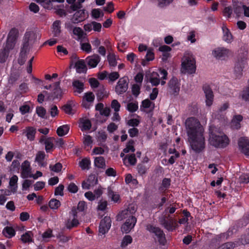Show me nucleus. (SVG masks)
<instances>
[{"label": "nucleus", "mask_w": 249, "mask_h": 249, "mask_svg": "<svg viewBox=\"0 0 249 249\" xmlns=\"http://www.w3.org/2000/svg\"><path fill=\"white\" fill-rule=\"evenodd\" d=\"M185 126L192 150L196 153L201 152L205 147L203 126L195 117L188 118L185 121Z\"/></svg>", "instance_id": "f257e3e1"}, {"label": "nucleus", "mask_w": 249, "mask_h": 249, "mask_svg": "<svg viewBox=\"0 0 249 249\" xmlns=\"http://www.w3.org/2000/svg\"><path fill=\"white\" fill-rule=\"evenodd\" d=\"M209 142L211 145L216 148H225L229 143L230 141L226 135H217L210 129L209 130Z\"/></svg>", "instance_id": "f03ea898"}, {"label": "nucleus", "mask_w": 249, "mask_h": 249, "mask_svg": "<svg viewBox=\"0 0 249 249\" xmlns=\"http://www.w3.org/2000/svg\"><path fill=\"white\" fill-rule=\"evenodd\" d=\"M181 69L185 72L193 74L196 71V60L192 54H185L181 63Z\"/></svg>", "instance_id": "7ed1b4c3"}, {"label": "nucleus", "mask_w": 249, "mask_h": 249, "mask_svg": "<svg viewBox=\"0 0 249 249\" xmlns=\"http://www.w3.org/2000/svg\"><path fill=\"white\" fill-rule=\"evenodd\" d=\"M146 229L150 233H153L157 236L159 244L161 246H164L167 243L165 235L163 231L159 227L154 226L152 224H147Z\"/></svg>", "instance_id": "20e7f679"}, {"label": "nucleus", "mask_w": 249, "mask_h": 249, "mask_svg": "<svg viewBox=\"0 0 249 249\" xmlns=\"http://www.w3.org/2000/svg\"><path fill=\"white\" fill-rule=\"evenodd\" d=\"M60 82L59 81L55 82L53 84V90L52 92H48L47 91H43L45 95L47 96L46 100L49 101H53L57 99H61L62 96V89L60 86Z\"/></svg>", "instance_id": "39448f33"}, {"label": "nucleus", "mask_w": 249, "mask_h": 249, "mask_svg": "<svg viewBox=\"0 0 249 249\" xmlns=\"http://www.w3.org/2000/svg\"><path fill=\"white\" fill-rule=\"evenodd\" d=\"M247 54L243 53L238 59L235 64L234 74L237 79H240L243 74V70L247 63Z\"/></svg>", "instance_id": "423d86ee"}, {"label": "nucleus", "mask_w": 249, "mask_h": 249, "mask_svg": "<svg viewBox=\"0 0 249 249\" xmlns=\"http://www.w3.org/2000/svg\"><path fill=\"white\" fill-rule=\"evenodd\" d=\"M180 86V81L173 76L168 82L167 91L170 95L176 96L179 94Z\"/></svg>", "instance_id": "0eeeda50"}, {"label": "nucleus", "mask_w": 249, "mask_h": 249, "mask_svg": "<svg viewBox=\"0 0 249 249\" xmlns=\"http://www.w3.org/2000/svg\"><path fill=\"white\" fill-rule=\"evenodd\" d=\"M129 79L127 76H124L119 79L115 87V92L118 95L125 93L128 88Z\"/></svg>", "instance_id": "6e6552de"}, {"label": "nucleus", "mask_w": 249, "mask_h": 249, "mask_svg": "<svg viewBox=\"0 0 249 249\" xmlns=\"http://www.w3.org/2000/svg\"><path fill=\"white\" fill-rule=\"evenodd\" d=\"M122 226V231L125 233H129L134 228L137 222V218L134 215H129Z\"/></svg>", "instance_id": "1a4fd4ad"}, {"label": "nucleus", "mask_w": 249, "mask_h": 249, "mask_svg": "<svg viewBox=\"0 0 249 249\" xmlns=\"http://www.w3.org/2000/svg\"><path fill=\"white\" fill-rule=\"evenodd\" d=\"M111 220L110 217L105 216L100 223L99 226V232L102 234H105L108 232L110 228Z\"/></svg>", "instance_id": "9d476101"}, {"label": "nucleus", "mask_w": 249, "mask_h": 249, "mask_svg": "<svg viewBox=\"0 0 249 249\" xmlns=\"http://www.w3.org/2000/svg\"><path fill=\"white\" fill-rule=\"evenodd\" d=\"M203 90L205 94L206 97V105L208 107H210L212 105L213 101V92L208 85H205L203 86Z\"/></svg>", "instance_id": "9b49d317"}, {"label": "nucleus", "mask_w": 249, "mask_h": 249, "mask_svg": "<svg viewBox=\"0 0 249 249\" xmlns=\"http://www.w3.org/2000/svg\"><path fill=\"white\" fill-rule=\"evenodd\" d=\"M240 151L247 156H249V140L244 137L239 139L238 142Z\"/></svg>", "instance_id": "f8f14e48"}, {"label": "nucleus", "mask_w": 249, "mask_h": 249, "mask_svg": "<svg viewBox=\"0 0 249 249\" xmlns=\"http://www.w3.org/2000/svg\"><path fill=\"white\" fill-rule=\"evenodd\" d=\"M95 96L92 92L85 93L83 98L82 106L86 108H89L90 104L93 102Z\"/></svg>", "instance_id": "ddd939ff"}, {"label": "nucleus", "mask_w": 249, "mask_h": 249, "mask_svg": "<svg viewBox=\"0 0 249 249\" xmlns=\"http://www.w3.org/2000/svg\"><path fill=\"white\" fill-rule=\"evenodd\" d=\"M86 18L85 10H77L73 15L71 21L74 24H77L84 21Z\"/></svg>", "instance_id": "4468645a"}, {"label": "nucleus", "mask_w": 249, "mask_h": 249, "mask_svg": "<svg viewBox=\"0 0 249 249\" xmlns=\"http://www.w3.org/2000/svg\"><path fill=\"white\" fill-rule=\"evenodd\" d=\"M86 61L89 67L90 68H95L101 61L100 56L97 54L88 56Z\"/></svg>", "instance_id": "2eb2a0df"}, {"label": "nucleus", "mask_w": 249, "mask_h": 249, "mask_svg": "<svg viewBox=\"0 0 249 249\" xmlns=\"http://www.w3.org/2000/svg\"><path fill=\"white\" fill-rule=\"evenodd\" d=\"M229 53L228 49L224 48H217L212 52L213 55L219 59H224L227 57Z\"/></svg>", "instance_id": "dca6fc26"}, {"label": "nucleus", "mask_w": 249, "mask_h": 249, "mask_svg": "<svg viewBox=\"0 0 249 249\" xmlns=\"http://www.w3.org/2000/svg\"><path fill=\"white\" fill-rule=\"evenodd\" d=\"M243 120V117L240 114L233 116L231 123V127L233 130H239L241 128V122Z\"/></svg>", "instance_id": "f3484780"}, {"label": "nucleus", "mask_w": 249, "mask_h": 249, "mask_svg": "<svg viewBox=\"0 0 249 249\" xmlns=\"http://www.w3.org/2000/svg\"><path fill=\"white\" fill-rule=\"evenodd\" d=\"M74 68H75L76 72L79 73H86L87 71V66L83 59L77 60L74 64Z\"/></svg>", "instance_id": "a211bd4d"}, {"label": "nucleus", "mask_w": 249, "mask_h": 249, "mask_svg": "<svg viewBox=\"0 0 249 249\" xmlns=\"http://www.w3.org/2000/svg\"><path fill=\"white\" fill-rule=\"evenodd\" d=\"M55 140L54 137H48L46 141L44 143L45 144V149L47 153H51L54 148V145L53 143V141Z\"/></svg>", "instance_id": "6ab92c4d"}, {"label": "nucleus", "mask_w": 249, "mask_h": 249, "mask_svg": "<svg viewBox=\"0 0 249 249\" xmlns=\"http://www.w3.org/2000/svg\"><path fill=\"white\" fill-rule=\"evenodd\" d=\"M72 86L74 89V92L81 93L84 89V84L79 80H75L72 82Z\"/></svg>", "instance_id": "aec40b11"}, {"label": "nucleus", "mask_w": 249, "mask_h": 249, "mask_svg": "<svg viewBox=\"0 0 249 249\" xmlns=\"http://www.w3.org/2000/svg\"><path fill=\"white\" fill-rule=\"evenodd\" d=\"M33 235L32 231H27L21 235L20 240L24 244L33 242Z\"/></svg>", "instance_id": "412c9836"}, {"label": "nucleus", "mask_w": 249, "mask_h": 249, "mask_svg": "<svg viewBox=\"0 0 249 249\" xmlns=\"http://www.w3.org/2000/svg\"><path fill=\"white\" fill-rule=\"evenodd\" d=\"M2 233L6 238H11L16 235V231L12 227L6 226L2 230Z\"/></svg>", "instance_id": "4be33fe9"}, {"label": "nucleus", "mask_w": 249, "mask_h": 249, "mask_svg": "<svg viewBox=\"0 0 249 249\" xmlns=\"http://www.w3.org/2000/svg\"><path fill=\"white\" fill-rule=\"evenodd\" d=\"M25 131L27 139L31 141H34L36 134V129L32 126H27L25 128Z\"/></svg>", "instance_id": "5701e85b"}, {"label": "nucleus", "mask_w": 249, "mask_h": 249, "mask_svg": "<svg viewBox=\"0 0 249 249\" xmlns=\"http://www.w3.org/2000/svg\"><path fill=\"white\" fill-rule=\"evenodd\" d=\"M222 31L223 33V40L228 43L231 42L232 41L233 38L232 36L230 30L226 26H223L222 27Z\"/></svg>", "instance_id": "b1692460"}, {"label": "nucleus", "mask_w": 249, "mask_h": 249, "mask_svg": "<svg viewBox=\"0 0 249 249\" xmlns=\"http://www.w3.org/2000/svg\"><path fill=\"white\" fill-rule=\"evenodd\" d=\"M61 21L55 20L53 24V34L54 37H59L61 33Z\"/></svg>", "instance_id": "393cba45"}, {"label": "nucleus", "mask_w": 249, "mask_h": 249, "mask_svg": "<svg viewBox=\"0 0 249 249\" xmlns=\"http://www.w3.org/2000/svg\"><path fill=\"white\" fill-rule=\"evenodd\" d=\"M96 94L99 101L102 100L105 97H107V91L104 86L102 85L99 86L98 88Z\"/></svg>", "instance_id": "a878e982"}, {"label": "nucleus", "mask_w": 249, "mask_h": 249, "mask_svg": "<svg viewBox=\"0 0 249 249\" xmlns=\"http://www.w3.org/2000/svg\"><path fill=\"white\" fill-rule=\"evenodd\" d=\"M74 105L73 101H69L66 104L62 107V109L68 114L72 115L74 112L72 111V107Z\"/></svg>", "instance_id": "bb28decb"}, {"label": "nucleus", "mask_w": 249, "mask_h": 249, "mask_svg": "<svg viewBox=\"0 0 249 249\" xmlns=\"http://www.w3.org/2000/svg\"><path fill=\"white\" fill-rule=\"evenodd\" d=\"M79 126L82 131L89 130L91 128V123L89 119L81 120Z\"/></svg>", "instance_id": "cd10ccee"}, {"label": "nucleus", "mask_w": 249, "mask_h": 249, "mask_svg": "<svg viewBox=\"0 0 249 249\" xmlns=\"http://www.w3.org/2000/svg\"><path fill=\"white\" fill-rule=\"evenodd\" d=\"M18 177L17 175H13L10 179L9 185L11 187V191L13 193H16L17 190V182Z\"/></svg>", "instance_id": "c85d7f7f"}, {"label": "nucleus", "mask_w": 249, "mask_h": 249, "mask_svg": "<svg viewBox=\"0 0 249 249\" xmlns=\"http://www.w3.org/2000/svg\"><path fill=\"white\" fill-rule=\"evenodd\" d=\"M177 226L178 224L177 222L172 218H170L168 221L167 224L164 225V227L169 231H173L176 229Z\"/></svg>", "instance_id": "c756f323"}, {"label": "nucleus", "mask_w": 249, "mask_h": 249, "mask_svg": "<svg viewBox=\"0 0 249 249\" xmlns=\"http://www.w3.org/2000/svg\"><path fill=\"white\" fill-rule=\"evenodd\" d=\"M94 165L99 168L105 169L106 167L105 160L104 157H96L94 159Z\"/></svg>", "instance_id": "7c9ffc66"}, {"label": "nucleus", "mask_w": 249, "mask_h": 249, "mask_svg": "<svg viewBox=\"0 0 249 249\" xmlns=\"http://www.w3.org/2000/svg\"><path fill=\"white\" fill-rule=\"evenodd\" d=\"M171 185V179L168 178H164L162 181L161 186L159 187V190L162 193H165V191L169 188Z\"/></svg>", "instance_id": "2f4dec72"}, {"label": "nucleus", "mask_w": 249, "mask_h": 249, "mask_svg": "<svg viewBox=\"0 0 249 249\" xmlns=\"http://www.w3.org/2000/svg\"><path fill=\"white\" fill-rule=\"evenodd\" d=\"M136 209L134 207H128L127 209L123 211L121 213V215L123 218H126L129 215H133L136 212Z\"/></svg>", "instance_id": "473e14b6"}, {"label": "nucleus", "mask_w": 249, "mask_h": 249, "mask_svg": "<svg viewBox=\"0 0 249 249\" xmlns=\"http://www.w3.org/2000/svg\"><path fill=\"white\" fill-rule=\"evenodd\" d=\"M90 160L89 158H85L79 162V166L82 170H89L90 168Z\"/></svg>", "instance_id": "72a5a7b5"}, {"label": "nucleus", "mask_w": 249, "mask_h": 249, "mask_svg": "<svg viewBox=\"0 0 249 249\" xmlns=\"http://www.w3.org/2000/svg\"><path fill=\"white\" fill-rule=\"evenodd\" d=\"M69 129V125H63L58 127L56 133L59 136H63L68 133Z\"/></svg>", "instance_id": "f704fd0d"}, {"label": "nucleus", "mask_w": 249, "mask_h": 249, "mask_svg": "<svg viewBox=\"0 0 249 249\" xmlns=\"http://www.w3.org/2000/svg\"><path fill=\"white\" fill-rule=\"evenodd\" d=\"M72 33L73 35L77 36L78 39H81L84 38V36L86 35V34L84 33L83 30L79 27H75L73 29Z\"/></svg>", "instance_id": "c9c22d12"}, {"label": "nucleus", "mask_w": 249, "mask_h": 249, "mask_svg": "<svg viewBox=\"0 0 249 249\" xmlns=\"http://www.w3.org/2000/svg\"><path fill=\"white\" fill-rule=\"evenodd\" d=\"M79 224L78 220L74 218L72 220L69 219L66 223V227L67 229L71 230L73 228L77 227Z\"/></svg>", "instance_id": "e433bc0d"}, {"label": "nucleus", "mask_w": 249, "mask_h": 249, "mask_svg": "<svg viewBox=\"0 0 249 249\" xmlns=\"http://www.w3.org/2000/svg\"><path fill=\"white\" fill-rule=\"evenodd\" d=\"M107 59L110 67H115L117 66V62L114 53H109L107 56Z\"/></svg>", "instance_id": "4c0bfd02"}, {"label": "nucleus", "mask_w": 249, "mask_h": 249, "mask_svg": "<svg viewBox=\"0 0 249 249\" xmlns=\"http://www.w3.org/2000/svg\"><path fill=\"white\" fill-rule=\"evenodd\" d=\"M18 30L14 28H12L9 32L8 35L7 39L13 40V41H16L17 39V37L18 36Z\"/></svg>", "instance_id": "58836bf2"}, {"label": "nucleus", "mask_w": 249, "mask_h": 249, "mask_svg": "<svg viewBox=\"0 0 249 249\" xmlns=\"http://www.w3.org/2000/svg\"><path fill=\"white\" fill-rule=\"evenodd\" d=\"M127 160L128 163L131 165H134L137 162V159L134 154H128L124 159V161Z\"/></svg>", "instance_id": "ea45409f"}, {"label": "nucleus", "mask_w": 249, "mask_h": 249, "mask_svg": "<svg viewBox=\"0 0 249 249\" xmlns=\"http://www.w3.org/2000/svg\"><path fill=\"white\" fill-rule=\"evenodd\" d=\"M61 205L60 202L55 198L51 199L49 202V206L51 209H57Z\"/></svg>", "instance_id": "a19ab883"}, {"label": "nucleus", "mask_w": 249, "mask_h": 249, "mask_svg": "<svg viewBox=\"0 0 249 249\" xmlns=\"http://www.w3.org/2000/svg\"><path fill=\"white\" fill-rule=\"evenodd\" d=\"M9 54V52L6 49H2L0 50V63H4Z\"/></svg>", "instance_id": "79ce46f5"}, {"label": "nucleus", "mask_w": 249, "mask_h": 249, "mask_svg": "<svg viewBox=\"0 0 249 249\" xmlns=\"http://www.w3.org/2000/svg\"><path fill=\"white\" fill-rule=\"evenodd\" d=\"M174 0H157L158 7L160 8L164 9L172 3Z\"/></svg>", "instance_id": "37998d69"}, {"label": "nucleus", "mask_w": 249, "mask_h": 249, "mask_svg": "<svg viewBox=\"0 0 249 249\" xmlns=\"http://www.w3.org/2000/svg\"><path fill=\"white\" fill-rule=\"evenodd\" d=\"M126 109L128 111L131 113L135 112L138 109V103H129L127 105Z\"/></svg>", "instance_id": "c03bdc74"}, {"label": "nucleus", "mask_w": 249, "mask_h": 249, "mask_svg": "<svg viewBox=\"0 0 249 249\" xmlns=\"http://www.w3.org/2000/svg\"><path fill=\"white\" fill-rule=\"evenodd\" d=\"M134 143V141L132 140H129L126 146V147L123 149V152L124 153H129L130 151L132 152H134L135 150L133 144Z\"/></svg>", "instance_id": "a18cd8bd"}, {"label": "nucleus", "mask_w": 249, "mask_h": 249, "mask_svg": "<svg viewBox=\"0 0 249 249\" xmlns=\"http://www.w3.org/2000/svg\"><path fill=\"white\" fill-rule=\"evenodd\" d=\"M62 167L63 166L60 162H57L53 165L50 164L49 166L50 170L55 173L60 172L61 171Z\"/></svg>", "instance_id": "49530a36"}, {"label": "nucleus", "mask_w": 249, "mask_h": 249, "mask_svg": "<svg viewBox=\"0 0 249 249\" xmlns=\"http://www.w3.org/2000/svg\"><path fill=\"white\" fill-rule=\"evenodd\" d=\"M36 113L39 117L42 118H47L45 116L46 110L44 107L41 106H37L36 107Z\"/></svg>", "instance_id": "de8ad7c7"}, {"label": "nucleus", "mask_w": 249, "mask_h": 249, "mask_svg": "<svg viewBox=\"0 0 249 249\" xmlns=\"http://www.w3.org/2000/svg\"><path fill=\"white\" fill-rule=\"evenodd\" d=\"M132 242V238L130 235H125L122 241L121 247L124 248L126 247L128 244H130Z\"/></svg>", "instance_id": "09e8293b"}, {"label": "nucleus", "mask_w": 249, "mask_h": 249, "mask_svg": "<svg viewBox=\"0 0 249 249\" xmlns=\"http://www.w3.org/2000/svg\"><path fill=\"white\" fill-rule=\"evenodd\" d=\"M232 234V231L229 230L227 232L221 233L217 236V239L220 241L227 239Z\"/></svg>", "instance_id": "8fccbe9b"}, {"label": "nucleus", "mask_w": 249, "mask_h": 249, "mask_svg": "<svg viewBox=\"0 0 249 249\" xmlns=\"http://www.w3.org/2000/svg\"><path fill=\"white\" fill-rule=\"evenodd\" d=\"M45 156L46 155L44 151H39L36 154L35 161L37 163L41 162L44 160Z\"/></svg>", "instance_id": "3c124183"}, {"label": "nucleus", "mask_w": 249, "mask_h": 249, "mask_svg": "<svg viewBox=\"0 0 249 249\" xmlns=\"http://www.w3.org/2000/svg\"><path fill=\"white\" fill-rule=\"evenodd\" d=\"M235 244L232 242H228L220 246L218 249H233Z\"/></svg>", "instance_id": "603ef678"}, {"label": "nucleus", "mask_w": 249, "mask_h": 249, "mask_svg": "<svg viewBox=\"0 0 249 249\" xmlns=\"http://www.w3.org/2000/svg\"><path fill=\"white\" fill-rule=\"evenodd\" d=\"M138 173L141 176H143L144 175L147 171V167L143 163H139L137 165V167Z\"/></svg>", "instance_id": "864d4df0"}, {"label": "nucleus", "mask_w": 249, "mask_h": 249, "mask_svg": "<svg viewBox=\"0 0 249 249\" xmlns=\"http://www.w3.org/2000/svg\"><path fill=\"white\" fill-rule=\"evenodd\" d=\"M91 15L95 19H97L101 16H103V13L99 9H93L91 11Z\"/></svg>", "instance_id": "5fc2aeb1"}, {"label": "nucleus", "mask_w": 249, "mask_h": 249, "mask_svg": "<svg viewBox=\"0 0 249 249\" xmlns=\"http://www.w3.org/2000/svg\"><path fill=\"white\" fill-rule=\"evenodd\" d=\"M242 98L246 102H249V88L245 87L242 91Z\"/></svg>", "instance_id": "6e6d98bb"}, {"label": "nucleus", "mask_w": 249, "mask_h": 249, "mask_svg": "<svg viewBox=\"0 0 249 249\" xmlns=\"http://www.w3.org/2000/svg\"><path fill=\"white\" fill-rule=\"evenodd\" d=\"M141 86L138 84H134L132 87V93L134 96L137 97L140 93Z\"/></svg>", "instance_id": "4d7b16f0"}, {"label": "nucleus", "mask_w": 249, "mask_h": 249, "mask_svg": "<svg viewBox=\"0 0 249 249\" xmlns=\"http://www.w3.org/2000/svg\"><path fill=\"white\" fill-rule=\"evenodd\" d=\"M111 107L113 109L115 112H118L120 109L121 105L117 100L114 99L111 101Z\"/></svg>", "instance_id": "13d9d810"}, {"label": "nucleus", "mask_w": 249, "mask_h": 249, "mask_svg": "<svg viewBox=\"0 0 249 249\" xmlns=\"http://www.w3.org/2000/svg\"><path fill=\"white\" fill-rule=\"evenodd\" d=\"M15 43L16 41H13V40L7 39L5 47L3 49H6L9 52L10 50H12L14 48Z\"/></svg>", "instance_id": "bf43d9fd"}, {"label": "nucleus", "mask_w": 249, "mask_h": 249, "mask_svg": "<svg viewBox=\"0 0 249 249\" xmlns=\"http://www.w3.org/2000/svg\"><path fill=\"white\" fill-rule=\"evenodd\" d=\"M87 180L91 186H94L98 183V179L95 175H89Z\"/></svg>", "instance_id": "052dcab7"}, {"label": "nucleus", "mask_w": 249, "mask_h": 249, "mask_svg": "<svg viewBox=\"0 0 249 249\" xmlns=\"http://www.w3.org/2000/svg\"><path fill=\"white\" fill-rule=\"evenodd\" d=\"M68 190L71 193H76L78 191V187L73 182H71L68 186Z\"/></svg>", "instance_id": "680f3d73"}, {"label": "nucleus", "mask_w": 249, "mask_h": 249, "mask_svg": "<svg viewBox=\"0 0 249 249\" xmlns=\"http://www.w3.org/2000/svg\"><path fill=\"white\" fill-rule=\"evenodd\" d=\"M64 186L63 184H60L58 187L55 189L54 195L63 196L64 195L63 190Z\"/></svg>", "instance_id": "e2e57ef3"}, {"label": "nucleus", "mask_w": 249, "mask_h": 249, "mask_svg": "<svg viewBox=\"0 0 249 249\" xmlns=\"http://www.w3.org/2000/svg\"><path fill=\"white\" fill-rule=\"evenodd\" d=\"M26 60V53L20 52L19 57L18 59V63L20 65H23Z\"/></svg>", "instance_id": "0e129e2a"}, {"label": "nucleus", "mask_w": 249, "mask_h": 249, "mask_svg": "<svg viewBox=\"0 0 249 249\" xmlns=\"http://www.w3.org/2000/svg\"><path fill=\"white\" fill-rule=\"evenodd\" d=\"M89 82L90 84V87L92 89L97 88L100 86L99 81L95 78H89Z\"/></svg>", "instance_id": "69168bd1"}, {"label": "nucleus", "mask_w": 249, "mask_h": 249, "mask_svg": "<svg viewBox=\"0 0 249 249\" xmlns=\"http://www.w3.org/2000/svg\"><path fill=\"white\" fill-rule=\"evenodd\" d=\"M34 181L30 179H25L22 184V188L23 190H27L32 184Z\"/></svg>", "instance_id": "338daca9"}, {"label": "nucleus", "mask_w": 249, "mask_h": 249, "mask_svg": "<svg viewBox=\"0 0 249 249\" xmlns=\"http://www.w3.org/2000/svg\"><path fill=\"white\" fill-rule=\"evenodd\" d=\"M120 77V75L118 72L114 71L108 74V79L111 82H114L118 79Z\"/></svg>", "instance_id": "774afa93"}]
</instances>
